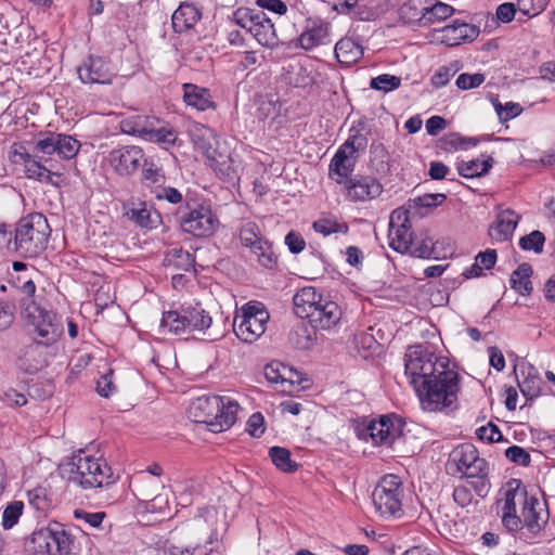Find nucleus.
Listing matches in <instances>:
<instances>
[{"mask_svg": "<svg viewBox=\"0 0 555 555\" xmlns=\"http://www.w3.org/2000/svg\"><path fill=\"white\" fill-rule=\"evenodd\" d=\"M238 404L229 398L202 396L189 406V416L194 423L206 424L214 433L230 428L236 421Z\"/></svg>", "mask_w": 555, "mask_h": 555, "instance_id": "3", "label": "nucleus"}, {"mask_svg": "<svg viewBox=\"0 0 555 555\" xmlns=\"http://www.w3.org/2000/svg\"><path fill=\"white\" fill-rule=\"evenodd\" d=\"M545 236L541 231L534 230L519 240V246L527 251L540 254L543 250Z\"/></svg>", "mask_w": 555, "mask_h": 555, "instance_id": "50", "label": "nucleus"}, {"mask_svg": "<svg viewBox=\"0 0 555 555\" xmlns=\"http://www.w3.org/2000/svg\"><path fill=\"white\" fill-rule=\"evenodd\" d=\"M323 295L312 286L299 289L293 298L294 311L301 319L310 320L322 302Z\"/></svg>", "mask_w": 555, "mask_h": 555, "instance_id": "26", "label": "nucleus"}, {"mask_svg": "<svg viewBox=\"0 0 555 555\" xmlns=\"http://www.w3.org/2000/svg\"><path fill=\"white\" fill-rule=\"evenodd\" d=\"M441 363L440 374L415 390L421 408L427 412H446L455 409L457 404L460 376L448 369L447 360Z\"/></svg>", "mask_w": 555, "mask_h": 555, "instance_id": "1", "label": "nucleus"}, {"mask_svg": "<svg viewBox=\"0 0 555 555\" xmlns=\"http://www.w3.org/2000/svg\"><path fill=\"white\" fill-rule=\"evenodd\" d=\"M154 193H155V195H154L155 198L166 199L167 202H169L171 204H178L183 198L181 192L171 186L156 189L154 191Z\"/></svg>", "mask_w": 555, "mask_h": 555, "instance_id": "61", "label": "nucleus"}, {"mask_svg": "<svg viewBox=\"0 0 555 555\" xmlns=\"http://www.w3.org/2000/svg\"><path fill=\"white\" fill-rule=\"evenodd\" d=\"M427 7L423 26L442 22L454 13V9L451 5L440 1L429 0Z\"/></svg>", "mask_w": 555, "mask_h": 555, "instance_id": "42", "label": "nucleus"}, {"mask_svg": "<svg viewBox=\"0 0 555 555\" xmlns=\"http://www.w3.org/2000/svg\"><path fill=\"white\" fill-rule=\"evenodd\" d=\"M68 479L82 489L102 488L114 482L113 472L107 463L83 452L73 457Z\"/></svg>", "mask_w": 555, "mask_h": 555, "instance_id": "4", "label": "nucleus"}, {"mask_svg": "<svg viewBox=\"0 0 555 555\" xmlns=\"http://www.w3.org/2000/svg\"><path fill=\"white\" fill-rule=\"evenodd\" d=\"M51 230L42 214H31L22 218L15 229V247L26 257L41 254L48 244Z\"/></svg>", "mask_w": 555, "mask_h": 555, "instance_id": "5", "label": "nucleus"}, {"mask_svg": "<svg viewBox=\"0 0 555 555\" xmlns=\"http://www.w3.org/2000/svg\"><path fill=\"white\" fill-rule=\"evenodd\" d=\"M544 511L540 501L534 498H528L521 507L522 528L526 527L531 533H538L542 530L546 519L543 517Z\"/></svg>", "mask_w": 555, "mask_h": 555, "instance_id": "28", "label": "nucleus"}, {"mask_svg": "<svg viewBox=\"0 0 555 555\" xmlns=\"http://www.w3.org/2000/svg\"><path fill=\"white\" fill-rule=\"evenodd\" d=\"M341 191L350 202H365L378 197L383 192V186L372 177H354Z\"/></svg>", "mask_w": 555, "mask_h": 555, "instance_id": "19", "label": "nucleus"}, {"mask_svg": "<svg viewBox=\"0 0 555 555\" xmlns=\"http://www.w3.org/2000/svg\"><path fill=\"white\" fill-rule=\"evenodd\" d=\"M199 10L190 3H181L171 16L172 28L176 33H184L192 29L201 20Z\"/></svg>", "mask_w": 555, "mask_h": 555, "instance_id": "30", "label": "nucleus"}, {"mask_svg": "<svg viewBox=\"0 0 555 555\" xmlns=\"http://www.w3.org/2000/svg\"><path fill=\"white\" fill-rule=\"evenodd\" d=\"M272 463L282 472L293 473L297 469V464L292 461L291 452L281 447H273L269 451Z\"/></svg>", "mask_w": 555, "mask_h": 555, "instance_id": "45", "label": "nucleus"}, {"mask_svg": "<svg viewBox=\"0 0 555 555\" xmlns=\"http://www.w3.org/2000/svg\"><path fill=\"white\" fill-rule=\"evenodd\" d=\"M401 85V78L395 75L383 74L374 77L370 81V87L374 90L390 92L398 89Z\"/></svg>", "mask_w": 555, "mask_h": 555, "instance_id": "49", "label": "nucleus"}, {"mask_svg": "<svg viewBox=\"0 0 555 555\" xmlns=\"http://www.w3.org/2000/svg\"><path fill=\"white\" fill-rule=\"evenodd\" d=\"M429 0H408L400 9L401 18L409 24L423 26Z\"/></svg>", "mask_w": 555, "mask_h": 555, "instance_id": "38", "label": "nucleus"}, {"mask_svg": "<svg viewBox=\"0 0 555 555\" xmlns=\"http://www.w3.org/2000/svg\"><path fill=\"white\" fill-rule=\"evenodd\" d=\"M78 76L83 83L112 82L113 73L109 70L106 61L99 56H90L77 69Z\"/></svg>", "mask_w": 555, "mask_h": 555, "instance_id": "21", "label": "nucleus"}, {"mask_svg": "<svg viewBox=\"0 0 555 555\" xmlns=\"http://www.w3.org/2000/svg\"><path fill=\"white\" fill-rule=\"evenodd\" d=\"M442 360L446 359H438L434 352L423 348L422 346L409 348L405 353L404 369L405 375L414 390L418 389L425 385V383H428L431 378H435L440 374Z\"/></svg>", "mask_w": 555, "mask_h": 555, "instance_id": "6", "label": "nucleus"}, {"mask_svg": "<svg viewBox=\"0 0 555 555\" xmlns=\"http://www.w3.org/2000/svg\"><path fill=\"white\" fill-rule=\"evenodd\" d=\"M183 100L188 106L197 111H206L215 107L210 91L194 83H184Z\"/></svg>", "mask_w": 555, "mask_h": 555, "instance_id": "29", "label": "nucleus"}, {"mask_svg": "<svg viewBox=\"0 0 555 555\" xmlns=\"http://www.w3.org/2000/svg\"><path fill=\"white\" fill-rule=\"evenodd\" d=\"M496 258H498L496 250L488 248L485 251L479 253L476 256L475 261L483 270H490L494 267V264L496 262Z\"/></svg>", "mask_w": 555, "mask_h": 555, "instance_id": "62", "label": "nucleus"}, {"mask_svg": "<svg viewBox=\"0 0 555 555\" xmlns=\"http://www.w3.org/2000/svg\"><path fill=\"white\" fill-rule=\"evenodd\" d=\"M126 216L141 228H153L159 220L157 212L152 214L145 203L131 201L126 210Z\"/></svg>", "mask_w": 555, "mask_h": 555, "instance_id": "35", "label": "nucleus"}, {"mask_svg": "<svg viewBox=\"0 0 555 555\" xmlns=\"http://www.w3.org/2000/svg\"><path fill=\"white\" fill-rule=\"evenodd\" d=\"M372 500L376 513L385 519L402 515L403 487L400 478L389 474L374 488Z\"/></svg>", "mask_w": 555, "mask_h": 555, "instance_id": "8", "label": "nucleus"}, {"mask_svg": "<svg viewBox=\"0 0 555 555\" xmlns=\"http://www.w3.org/2000/svg\"><path fill=\"white\" fill-rule=\"evenodd\" d=\"M532 268L528 263H521L511 275V287L520 295H529L532 291L531 278Z\"/></svg>", "mask_w": 555, "mask_h": 555, "instance_id": "39", "label": "nucleus"}, {"mask_svg": "<svg viewBox=\"0 0 555 555\" xmlns=\"http://www.w3.org/2000/svg\"><path fill=\"white\" fill-rule=\"evenodd\" d=\"M24 503L22 501H12L3 509L1 516V526L3 529H12L20 520L24 512Z\"/></svg>", "mask_w": 555, "mask_h": 555, "instance_id": "47", "label": "nucleus"}, {"mask_svg": "<svg viewBox=\"0 0 555 555\" xmlns=\"http://www.w3.org/2000/svg\"><path fill=\"white\" fill-rule=\"evenodd\" d=\"M505 456L513 463L528 466L530 464V454L521 447L512 446L506 449Z\"/></svg>", "mask_w": 555, "mask_h": 555, "instance_id": "57", "label": "nucleus"}, {"mask_svg": "<svg viewBox=\"0 0 555 555\" xmlns=\"http://www.w3.org/2000/svg\"><path fill=\"white\" fill-rule=\"evenodd\" d=\"M328 37V27L324 24H313L307 27L298 38L299 46L305 50H311L325 43Z\"/></svg>", "mask_w": 555, "mask_h": 555, "instance_id": "37", "label": "nucleus"}, {"mask_svg": "<svg viewBox=\"0 0 555 555\" xmlns=\"http://www.w3.org/2000/svg\"><path fill=\"white\" fill-rule=\"evenodd\" d=\"M22 314L28 324L34 327L39 339L26 348L24 356L20 358V366L28 373H35L42 363L27 364V357L37 353L40 345L50 346L54 344L61 337L63 327L53 312L39 307L29 299L23 302Z\"/></svg>", "mask_w": 555, "mask_h": 555, "instance_id": "2", "label": "nucleus"}, {"mask_svg": "<svg viewBox=\"0 0 555 555\" xmlns=\"http://www.w3.org/2000/svg\"><path fill=\"white\" fill-rule=\"evenodd\" d=\"M453 500L461 507L468 506L473 501L470 489L465 486H459L453 491Z\"/></svg>", "mask_w": 555, "mask_h": 555, "instance_id": "64", "label": "nucleus"}, {"mask_svg": "<svg viewBox=\"0 0 555 555\" xmlns=\"http://www.w3.org/2000/svg\"><path fill=\"white\" fill-rule=\"evenodd\" d=\"M185 318L183 306L179 309L164 312L160 320L162 332L173 335L189 333Z\"/></svg>", "mask_w": 555, "mask_h": 555, "instance_id": "34", "label": "nucleus"}, {"mask_svg": "<svg viewBox=\"0 0 555 555\" xmlns=\"http://www.w3.org/2000/svg\"><path fill=\"white\" fill-rule=\"evenodd\" d=\"M53 531L56 544L54 548V555H68L70 544L73 543L70 534H68L62 528L53 529Z\"/></svg>", "mask_w": 555, "mask_h": 555, "instance_id": "54", "label": "nucleus"}, {"mask_svg": "<svg viewBox=\"0 0 555 555\" xmlns=\"http://www.w3.org/2000/svg\"><path fill=\"white\" fill-rule=\"evenodd\" d=\"M246 431L253 437H260L264 433V418L260 413H254L248 418Z\"/></svg>", "mask_w": 555, "mask_h": 555, "instance_id": "59", "label": "nucleus"}, {"mask_svg": "<svg viewBox=\"0 0 555 555\" xmlns=\"http://www.w3.org/2000/svg\"><path fill=\"white\" fill-rule=\"evenodd\" d=\"M486 77L481 73L461 74L456 79V86L462 90H468L479 87L483 83Z\"/></svg>", "mask_w": 555, "mask_h": 555, "instance_id": "56", "label": "nucleus"}, {"mask_svg": "<svg viewBox=\"0 0 555 555\" xmlns=\"http://www.w3.org/2000/svg\"><path fill=\"white\" fill-rule=\"evenodd\" d=\"M312 228L323 236H328L335 233L347 234L349 231V227L345 221H340L333 216L321 217L313 222Z\"/></svg>", "mask_w": 555, "mask_h": 555, "instance_id": "41", "label": "nucleus"}, {"mask_svg": "<svg viewBox=\"0 0 555 555\" xmlns=\"http://www.w3.org/2000/svg\"><path fill=\"white\" fill-rule=\"evenodd\" d=\"M207 159L209 166L222 180L233 181L240 178L241 163L233 158L225 146H221L217 153H214Z\"/></svg>", "mask_w": 555, "mask_h": 555, "instance_id": "23", "label": "nucleus"}, {"mask_svg": "<svg viewBox=\"0 0 555 555\" xmlns=\"http://www.w3.org/2000/svg\"><path fill=\"white\" fill-rule=\"evenodd\" d=\"M150 118L141 115H133L120 120L119 127L124 133L137 135L145 140L151 126Z\"/></svg>", "mask_w": 555, "mask_h": 555, "instance_id": "40", "label": "nucleus"}, {"mask_svg": "<svg viewBox=\"0 0 555 555\" xmlns=\"http://www.w3.org/2000/svg\"><path fill=\"white\" fill-rule=\"evenodd\" d=\"M341 314V309L337 302L323 296L322 302L309 321L314 327L328 330L340 321Z\"/></svg>", "mask_w": 555, "mask_h": 555, "instance_id": "27", "label": "nucleus"}, {"mask_svg": "<svg viewBox=\"0 0 555 555\" xmlns=\"http://www.w3.org/2000/svg\"><path fill=\"white\" fill-rule=\"evenodd\" d=\"M144 160V152L137 145L114 149L105 158L109 168L120 177L133 175L143 165Z\"/></svg>", "mask_w": 555, "mask_h": 555, "instance_id": "14", "label": "nucleus"}, {"mask_svg": "<svg viewBox=\"0 0 555 555\" xmlns=\"http://www.w3.org/2000/svg\"><path fill=\"white\" fill-rule=\"evenodd\" d=\"M145 140L162 144L167 147L176 143L177 132L169 127L155 129L153 127V122H151Z\"/></svg>", "mask_w": 555, "mask_h": 555, "instance_id": "46", "label": "nucleus"}, {"mask_svg": "<svg viewBox=\"0 0 555 555\" xmlns=\"http://www.w3.org/2000/svg\"><path fill=\"white\" fill-rule=\"evenodd\" d=\"M164 264L179 270H189L193 266V257L188 250L175 247L165 254Z\"/></svg>", "mask_w": 555, "mask_h": 555, "instance_id": "43", "label": "nucleus"}, {"mask_svg": "<svg viewBox=\"0 0 555 555\" xmlns=\"http://www.w3.org/2000/svg\"><path fill=\"white\" fill-rule=\"evenodd\" d=\"M460 66L457 62H451L448 65H443L437 69L431 77V83L436 88L444 87L450 79L459 72Z\"/></svg>", "mask_w": 555, "mask_h": 555, "instance_id": "51", "label": "nucleus"}, {"mask_svg": "<svg viewBox=\"0 0 555 555\" xmlns=\"http://www.w3.org/2000/svg\"><path fill=\"white\" fill-rule=\"evenodd\" d=\"M183 310L186 319L188 331L204 332L208 330L212 324V318L201 305H183Z\"/></svg>", "mask_w": 555, "mask_h": 555, "instance_id": "33", "label": "nucleus"}, {"mask_svg": "<svg viewBox=\"0 0 555 555\" xmlns=\"http://www.w3.org/2000/svg\"><path fill=\"white\" fill-rule=\"evenodd\" d=\"M335 55L340 64L349 66L362 59L363 48L353 38L345 37L336 43Z\"/></svg>", "mask_w": 555, "mask_h": 555, "instance_id": "32", "label": "nucleus"}, {"mask_svg": "<svg viewBox=\"0 0 555 555\" xmlns=\"http://www.w3.org/2000/svg\"><path fill=\"white\" fill-rule=\"evenodd\" d=\"M240 240L244 246L251 248L255 254L266 257L264 245H267V242L261 237L259 228L256 223H245L241 228Z\"/></svg>", "mask_w": 555, "mask_h": 555, "instance_id": "36", "label": "nucleus"}, {"mask_svg": "<svg viewBox=\"0 0 555 555\" xmlns=\"http://www.w3.org/2000/svg\"><path fill=\"white\" fill-rule=\"evenodd\" d=\"M492 158L485 160L473 159L469 162H462L457 165L459 173L464 178H474L487 173L492 167Z\"/></svg>", "mask_w": 555, "mask_h": 555, "instance_id": "44", "label": "nucleus"}, {"mask_svg": "<svg viewBox=\"0 0 555 555\" xmlns=\"http://www.w3.org/2000/svg\"><path fill=\"white\" fill-rule=\"evenodd\" d=\"M74 515L77 519H82L93 528L100 527L105 517V513L103 512L88 513L80 509H76Z\"/></svg>", "mask_w": 555, "mask_h": 555, "instance_id": "63", "label": "nucleus"}, {"mask_svg": "<svg viewBox=\"0 0 555 555\" xmlns=\"http://www.w3.org/2000/svg\"><path fill=\"white\" fill-rule=\"evenodd\" d=\"M366 429L375 444H390L401 433V422L395 415H383Z\"/></svg>", "mask_w": 555, "mask_h": 555, "instance_id": "20", "label": "nucleus"}, {"mask_svg": "<svg viewBox=\"0 0 555 555\" xmlns=\"http://www.w3.org/2000/svg\"><path fill=\"white\" fill-rule=\"evenodd\" d=\"M479 34V29L470 24L454 21L437 30L436 39L448 47H455L466 40H474Z\"/></svg>", "mask_w": 555, "mask_h": 555, "instance_id": "22", "label": "nucleus"}, {"mask_svg": "<svg viewBox=\"0 0 555 555\" xmlns=\"http://www.w3.org/2000/svg\"><path fill=\"white\" fill-rule=\"evenodd\" d=\"M446 195L441 193L424 194L409 201V208H435L443 203Z\"/></svg>", "mask_w": 555, "mask_h": 555, "instance_id": "53", "label": "nucleus"}, {"mask_svg": "<svg viewBox=\"0 0 555 555\" xmlns=\"http://www.w3.org/2000/svg\"><path fill=\"white\" fill-rule=\"evenodd\" d=\"M188 132L195 147L201 151L207 158L217 153L221 147L215 131L196 121L189 125Z\"/></svg>", "mask_w": 555, "mask_h": 555, "instance_id": "24", "label": "nucleus"}, {"mask_svg": "<svg viewBox=\"0 0 555 555\" xmlns=\"http://www.w3.org/2000/svg\"><path fill=\"white\" fill-rule=\"evenodd\" d=\"M354 152L356 149L353 146V142L348 140L339 147L331 160L328 177L343 188L352 180L351 173L353 171L354 163L351 157Z\"/></svg>", "mask_w": 555, "mask_h": 555, "instance_id": "18", "label": "nucleus"}, {"mask_svg": "<svg viewBox=\"0 0 555 555\" xmlns=\"http://www.w3.org/2000/svg\"><path fill=\"white\" fill-rule=\"evenodd\" d=\"M144 168L142 170V181L146 186L159 189L165 183V176L154 165L143 163Z\"/></svg>", "mask_w": 555, "mask_h": 555, "instance_id": "52", "label": "nucleus"}, {"mask_svg": "<svg viewBox=\"0 0 555 555\" xmlns=\"http://www.w3.org/2000/svg\"><path fill=\"white\" fill-rule=\"evenodd\" d=\"M520 220L518 214L512 209H504L496 215L495 221L489 228V235L493 241H508Z\"/></svg>", "mask_w": 555, "mask_h": 555, "instance_id": "25", "label": "nucleus"}, {"mask_svg": "<svg viewBox=\"0 0 555 555\" xmlns=\"http://www.w3.org/2000/svg\"><path fill=\"white\" fill-rule=\"evenodd\" d=\"M12 153L14 163H22L24 165V171L28 179L60 186L55 179H60L62 175L48 168L35 155L28 153L24 146H16Z\"/></svg>", "mask_w": 555, "mask_h": 555, "instance_id": "16", "label": "nucleus"}, {"mask_svg": "<svg viewBox=\"0 0 555 555\" xmlns=\"http://www.w3.org/2000/svg\"><path fill=\"white\" fill-rule=\"evenodd\" d=\"M180 225L185 233L207 237L216 232L220 221L210 207L198 205L181 217Z\"/></svg>", "mask_w": 555, "mask_h": 555, "instance_id": "13", "label": "nucleus"}, {"mask_svg": "<svg viewBox=\"0 0 555 555\" xmlns=\"http://www.w3.org/2000/svg\"><path fill=\"white\" fill-rule=\"evenodd\" d=\"M521 379H517L521 393L528 399L537 398L542 388V379L537 369L530 364L520 366Z\"/></svg>", "mask_w": 555, "mask_h": 555, "instance_id": "31", "label": "nucleus"}, {"mask_svg": "<svg viewBox=\"0 0 555 555\" xmlns=\"http://www.w3.org/2000/svg\"><path fill=\"white\" fill-rule=\"evenodd\" d=\"M269 312L263 304L249 301L235 313L233 331L238 339L244 343H254L266 332L269 321Z\"/></svg>", "mask_w": 555, "mask_h": 555, "instance_id": "7", "label": "nucleus"}, {"mask_svg": "<svg viewBox=\"0 0 555 555\" xmlns=\"http://www.w3.org/2000/svg\"><path fill=\"white\" fill-rule=\"evenodd\" d=\"M477 437L487 442H498L502 439V434L496 425L488 423L476 430Z\"/></svg>", "mask_w": 555, "mask_h": 555, "instance_id": "58", "label": "nucleus"}, {"mask_svg": "<svg viewBox=\"0 0 555 555\" xmlns=\"http://www.w3.org/2000/svg\"><path fill=\"white\" fill-rule=\"evenodd\" d=\"M33 542L37 544L38 552L54 555L55 539L53 529H42L33 534Z\"/></svg>", "mask_w": 555, "mask_h": 555, "instance_id": "48", "label": "nucleus"}, {"mask_svg": "<svg viewBox=\"0 0 555 555\" xmlns=\"http://www.w3.org/2000/svg\"><path fill=\"white\" fill-rule=\"evenodd\" d=\"M495 111L502 120H508L516 116H518L521 113V107L517 103H506L505 106H503L501 103H495Z\"/></svg>", "mask_w": 555, "mask_h": 555, "instance_id": "60", "label": "nucleus"}, {"mask_svg": "<svg viewBox=\"0 0 555 555\" xmlns=\"http://www.w3.org/2000/svg\"><path fill=\"white\" fill-rule=\"evenodd\" d=\"M264 376L270 384L284 393H293L302 388L299 373L279 361L266 365Z\"/></svg>", "mask_w": 555, "mask_h": 555, "instance_id": "17", "label": "nucleus"}, {"mask_svg": "<svg viewBox=\"0 0 555 555\" xmlns=\"http://www.w3.org/2000/svg\"><path fill=\"white\" fill-rule=\"evenodd\" d=\"M446 468L452 476L475 477L489 473L487 461L479 456L477 449L470 443L454 448L449 454Z\"/></svg>", "mask_w": 555, "mask_h": 555, "instance_id": "10", "label": "nucleus"}, {"mask_svg": "<svg viewBox=\"0 0 555 555\" xmlns=\"http://www.w3.org/2000/svg\"><path fill=\"white\" fill-rule=\"evenodd\" d=\"M434 253V242L430 237L425 236L420 242L412 241L410 254L418 258H429Z\"/></svg>", "mask_w": 555, "mask_h": 555, "instance_id": "55", "label": "nucleus"}, {"mask_svg": "<svg viewBox=\"0 0 555 555\" xmlns=\"http://www.w3.org/2000/svg\"><path fill=\"white\" fill-rule=\"evenodd\" d=\"M232 22L248 31L263 47L272 49L279 43L273 23L262 11L240 8L233 13Z\"/></svg>", "mask_w": 555, "mask_h": 555, "instance_id": "9", "label": "nucleus"}, {"mask_svg": "<svg viewBox=\"0 0 555 555\" xmlns=\"http://www.w3.org/2000/svg\"><path fill=\"white\" fill-rule=\"evenodd\" d=\"M528 493L519 479H511L503 489L502 524L511 532L522 529L521 518L517 515V506L521 507L528 500Z\"/></svg>", "mask_w": 555, "mask_h": 555, "instance_id": "11", "label": "nucleus"}, {"mask_svg": "<svg viewBox=\"0 0 555 555\" xmlns=\"http://www.w3.org/2000/svg\"><path fill=\"white\" fill-rule=\"evenodd\" d=\"M389 246L401 254L412 248V232L409 223V211L404 208L395 209L389 218Z\"/></svg>", "mask_w": 555, "mask_h": 555, "instance_id": "15", "label": "nucleus"}, {"mask_svg": "<svg viewBox=\"0 0 555 555\" xmlns=\"http://www.w3.org/2000/svg\"><path fill=\"white\" fill-rule=\"evenodd\" d=\"M80 146V142L69 134L46 131L38 133L34 152L43 155L56 153L63 159H72L78 154Z\"/></svg>", "mask_w": 555, "mask_h": 555, "instance_id": "12", "label": "nucleus"}]
</instances>
